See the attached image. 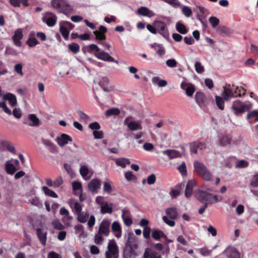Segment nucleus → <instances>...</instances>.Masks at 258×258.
Listing matches in <instances>:
<instances>
[{"mask_svg":"<svg viewBox=\"0 0 258 258\" xmlns=\"http://www.w3.org/2000/svg\"><path fill=\"white\" fill-rule=\"evenodd\" d=\"M228 86V87L224 88V91L221 94L225 101H228L231 98L236 97V95L234 94V92L233 91L234 89V85H233L231 88H229L230 87V85Z\"/></svg>","mask_w":258,"mask_h":258,"instance_id":"f8f14e48","label":"nucleus"},{"mask_svg":"<svg viewBox=\"0 0 258 258\" xmlns=\"http://www.w3.org/2000/svg\"><path fill=\"white\" fill-rule=\"evenodd\" d=\"M137 13L140 15L148 17L149 18H151L154 15V13L152 11L145 7H141L140 8L138 9Z\"/></svg>","mask_w":258,"mask_h":258,"instance_id":"4be33fe9","label":"nucleus"},{"mask_svg":"<svg viewBox=\"0 0 258 258\" xmlns=\"http://www.w3.org/2000/svg\"><path fill=\"white\" fill-rule=\"evenodd\" d=\"M31 122L29 124L31 126H38L40 125V120L35 114H30L28 117Z\"/></svg>","mask_w":258,"mask_h":258,"instance_id":"c756f323","label":"nucleus"},{"mask_svg":"<svg viewBox=\"0 0 258 258\" xmlns=\"http://www.w3.org/2000/svg\"><path fill=\"white\" fill-rule=\"evenodd\" d=\"M250 185L253 187L258 186V174H254L250 181Z\"/></svg>","mask_w":258,"mask_h":258,"instance_id":"052dcab7","label":"nucleus"},{"mask_svg":"<svg viewBox=\"0 0 258 258\" xmlns=\"http://www.w3.org/2000/svg\"><path fill=\"white\" fill-rule=\"evenodd\" d=\"M105 255L106 258H118V247L114 240L112 239L109 241L107 250L106 251Z\"/></svg>","mask_w":258,"mask_h":258,"instance_id":"423d86ee","label":"nucleus"},{"mask_svg":"<svg viewBox=\"0 0 258 258\" xmlns=\"http://www.w3.org/2000/svg\"><path fill=\"white\" fill-rule=\"evenodd\" d=\"M107 28L103 26H100L99 27L98 30H96L93 32V33L95 35L96 39L97 40H99V42L103 41L106 38L105 33L107 32Z\"/></svg>","mask_w":258,"mask_h":258,"instance_id":"ddd939ff","label":"nucleus"},{"mask_svg":"<svg viewBox=\"0 0 258 258\" xmlns=\"http://www.w3.org/2000/svg\"><path fill=\"white\" fill-rule=\"evenodd\" d=\"M144 258H162L161 254L155 251L147 249L144 254Z\"/></svg>","mask_w":258,"mask_h":258,"instance_id":"cd10ccee","label":"nucleus"},{"mask_svg":"<svg viewBox=\"0 0 258 258\" xmlns=\"http://www.w3.org/2000/svg\"><path fill=\"white\" fill-rule=\"evenodd\" d=\"M194 169L199 176L207 181H212L213 175L206 165L202 162L196 161L194 163Z\"/></svg>","mask_w":258,"mask_h":258,"instance_id":"f03ea898","label":"nucleus"},{"mask_svg":"<svg viewBox=\"0 0 258 258\" xmlns=\"http://www.w3.org/2000/svg\"><path fill=\"white\" fill-rule=\"evenodd\" d=\"M10 2L15 7H19L21 4L25 7L28 6V0H10Z\"/></svg>","mask_w":258,"mask_h":258,"instance_id":"c9c22d12","label":"nucleus"},{"mask_svg":"<svg viewBox=\"0 0 258 258\" xmlns=\"http://www.w3.org/2000/svg\"><path fill=\"white\" fill-rule=\"evenodd\" d=\"M88 52L89 53H91L93 51H95V53H98L100 52V48L96 44H90L87 46Z\"/></svg>","mask_w":258,"mask_h":258,"instance_id":"5fc2aeb1","label":"nucleus"},{"mask_svg":"<svg viewBox=\"0 0 258 258\" xmlns=\"http://www.w3.org/2000/svg\"><path fill=\"white\" fill-rule=\"evenodd\" d=\"M251 107L250 103L244 104L239 100H236L233 102L231 108L234 111V114L238 115L249 110Z\"/></svg>","mask_w":258,"mask_h":258,"instance_id":"39448f33","label":"nucleus"},{"mask_svg":"<svg viewBox=\"0 0 258 258\" xmlns=\"http://www.w3.org/2000/svg\"><path fill=\"white\" fill-rule=\"evenodd\" d=\"M23 37L22 31L21 29H18L15 31L12 39L16 46L18 47L21 46V40L23 38Z\"/></svg>","mask_w":258,"mask_h":258,"instance_id":"f3484780","label":"nucleus"},{"mask_svg":"<svg viewBox=\"0 0 258 258\" xmlns=\"http://www.w3.org/2000/svg\"><path fill=\"white\" fill-rule=\"evenodd\" d=\"M152 237L154 239L159 240L160 238L165 237V234L161 230L153 229L152 231Z\"/></svg>","mask_w":258,"mask_h":258,"instance_id":"7c9ffc66","label":"nucleus"},{"mask_svg":"<svg viewBox=\"0 0 258 258\" xmlns=\"http://www.w3.org/2000/svg\"><path fill=\"white\" fill-rule=\"evenodd\" d=\"M80 172L82 176L86 180L88 179L89 178H86L87 175L89 173V169L87 166H82L80 169Z\"/></svg>","mask_w":258,"mask_h":258,"instance_id":"3c124183","label":"nucleus"},{"mask_svg":"<svg viewBox=\"0 0 258 258\" xmlns=\"http://www.w3.org/2000/svg\"><path fill=\"white\" fill-rule=\"evenodd\" d=\"M46 17L43 18V21L49 27H52L56 24L57 17L55 15L51 13H46Z\"/></svg>","mask_w":258,"mask_h":258,"instance_id":"4468645a","label":"nucleus"},{"mask_svg":"<svg viewBox=\"0 0 258 258\" xmlns=\"http://www.w3.org/2000/svg\"><path fill=\"white\" fill-rule=\"evenodd\" d=\"M152 82L154 84H157L159 87H165L167 85V83L164 80H160L158 77H155L152 78Z\"/></svg>","mask_w":258,"mask_h":258,"instance_id":"c03bdc74","label":"nucleus"},{"mask_svg":"<svg viewBox=\"0 0 258 258\" xmlns=\"http://www.w3.org/2000/svg\"><path fill=\"white\" fill-rule=\"evenodd\" d=\"M120 114V110L117 108H111L106 110L105 114L106 116L118 115Z\"/></svg>","mask_w":258,"mask_h":258,"instance_id":"79ce46f5","label":"nucleus"},{"mask_svg":"<svg viewBox=\"0 0 258 258\" xmlns=\"http://www.w3.org/2000/svg\"><path fill=\"white\" fill-rule=\"evenodd\" d=\"M54 228L57 230H62L64 228V226L59 220H55L52 222Z\"/></svg>","mask_w":258,"mask_h":258,"instance_id":"774afa93","label":"nucleus"},{"mask_svg":"<svg viewBox=\"0 0 258 258\" xmlns=\"http://www.w3.org/2000/svg\"><path fill=\"white\" fill-rule=\"evenodd\" d=\"M166 65L170 68H174L176 67L177 62L175 59H169L166 61Z\"/></svg>","mask_w":258,"mask_h":258,"instance_id":"0e129e2a","label":"nucleus"},{"mask_svg":"<svg viewBox=\"0 0 258 258\" xmlns=\"http://www.w3.org/2000/svg\"><path fill=\"white\" fill-rule=\"evenodd\" d=\"M74 209L77 215L80 214L82 212V207L81 204L76 202L74 205Z\"/></svg>","mask_w":258,"mask_h":258,"instance_id":"680f3d73","label":"nucleus"},{"mask_svg":"<svg viewBox=\"0 0 258 258\" xmlns=\"http://www.w3.org/2000/svg\"><path fill=\"white\" fill-rule=\"evenodd\" d=\"M3 99L8 100L12 106H15L17 104V99L16 96L11 93H7L3 96Z\"/></svg>","mask_w":258,"mask_h":258,"instance_id":"393cba45","label":"nucleus"},{"mask_svg":"<svg viewBox=\"0 0 258 258\" xmlns=\"http://www.w3.org/2000/svg\"><path fill=\"white\" fill-rule=\"evenodd\" d=\"M59 213L61 215H64L67 217V218L69 220H71L72 219V217L69 215V211L64 207H62L60 208Z\"/></svg>","mask_w":258,"mask_h":258,"instance_id":"e2e57ef3","label":"nucleus"},{"mask_svg":"<svg viewBox=\"0 0 258 258\" xmlns=\"http://www.w3.org/2000/svg\"><path fill=\"white\" fill-rule=\"evenodd\" d=\"M101 185V181L97 178L92 179L88 184V189L92 193H97Z\"/></svg>","mask_w":258,"mask_h":258,"instance_id":"1a4fd4ad","label":"nucleus"},{"mask_svg":"<svg viewBox=\"0 0 258 258\" xmlns=\"http://www.w3.org/2000/svg\"><path fill=\"white\" fill-rule=\"evenodd\" d=\"M34 34H31L30 37L28 38L27 41H26V44L30 47H34L36 45L38 44L39 42L37 40V39L34 37Z\"/></svg>","mask_w":258,"mask_h":258,"instance_id":"a19ab883","label":"nucleus"},{"mask_svg":"<svg viewBox=\"0 0 258 258\" xmlns=\"http://www.w3.org/2000/svg\"><path fill=\"white\" fill-rule=\"evenodd\" d=\"M155 26L156 27L157 33H159L166 39L169 38L168 30L165 22L161 21H157L155 22Z\"/></svg>","mask_w":258,"mask_h":258,"instance_id":"0eeeda50","label":"nucleus"},{"mask_svg":"<svg viewBox=\"0 0 258 258\" xmlns=\"http://www.w3.org/2000/svg\"><path fill=\"white\" fill-rule=\"evenodd\" d=\"M195 99L197 103L201 108L206 106L208 104L206 95L203 92H197L195 96Z\"/></svg>","mask_w":258,"mask_h":258,"instance_id":"9d476101","label":"nucleus"},{"mask_svg":"<svg viewBox=\"0 0 258 258\" xmlns=\"http://www.w3.org/2000/svg\"><path fill=\"white\" fill-rule=\"evenodd\" d=\"M95 56L99 59L108 62H114L118 63L117 61H115L114 59L110 56L108 53L103 51H100L98 53H95Z\"/></svg>","mask_w":258,"mask_h":258,"instance_id":"dca6fc26","label":"nucleus"},{"mask_svg":"<svg viewBox=\"0 0 258 258\" xmlns=\"http://www.w3.org/2000/svg\"><path fill=\"white\" fill-rule=\"evenodd\" d=\"M195 70L198 73L202 74L205 71L204 67L200 62H196L195 64Z\"/></svg>","mask_w":258,"mask_h":258,"instance_id":"bf43d9fd","label":"nucleus"},{"mask_svg":"<svg viewBox=\"0 0 258 258\" xmlns=\"http://www.w3.org/2000/svg\"><path fill=\"white\" fill-rule=\"evenodd\" d=\"M69 50L74 54H76L80 51V46L76 43H72L68 45Z\"/></svg>","mask_w":258,"mask_h":258,"instance_id":"a18cd8bd","label":"nucleus"},{"mask_svg":"<svg viewBox=\"0 0 258 258\" xmlns=\"http://www.w3.org/2000/svg\"><path fill=\"white\" fill-rule=\"evenodd\" d=\"M182 12L183 14L187 17H190L192 14L191 10L187 6H184L182 8Z\"/></svg>","mask_w":258,"mask_h":258,"instance_id":"338daca9","label":"nucleus"},{"mask_svg":"<svg viewBox=\"0 0 258 258\" xmlns=\"http://www.w3.org/2000/svg\"><path fill=\"white\" fill-rule=\"evenodd\" d=\"M100 212L102 214H104L106 213L111 214L112 213V204L109 205L107 202L101 206Z\"/></svg>","mask_w":258,"mask_h":258,"instance_id":"473e14b6","label":"nucleus"},{"mask_svg":"<svg viewBox=\"0 0 258 258\" xmlns=\"http://www.w3.org/2000/svg\"><path fill=\"white\" fill-rule=\"evenodd\" d=\"M195 197L200 202L207 205H212L222 200L221 197L219 199L218 196L213 195L210 192L201 189H199L196 191Z\"/></svg>","mask_w":258,"mask_h":258,"instance_id":"f257e3e1","label":"nucleus"},{"mask_svg":"<svg viewBox=\"0 0 258 258\" xmlns=\"http://www.w3.org/2000/svg\"><path fill=\"white\" fill-rule=\"evenodd\" d=\"M110 221L107 219H104L99 225L98 232L105 237L110 234Z\"/></svg>","mask_w":258,"mask_h":258,"instance_id":"6e6552de","label":"nucleus"},{"mask_svg":"<svg viewBox=\"0 0 258 258\" xmlns=\"http://www.w3.org/2000/svg\"><path fill=\"white\" fill-rule=\"evenodd\" d=\"M42 189L43 191L44 192V194L46 196H48L49 197H52V198H56L58 197L57 195L54 191L49 189L47 186H43Z\"/></svg>","mask_w":258,"mask_h":258,"instance_id":"37998d69","label":"nucleus"},{"mask_svg":"<svg viewBox=\"0 0 258 258\" xmlns=\"http://www.w3.org/2000/svg\"><path fill=\"white\" fill-rule=\"evenodd\" d=\"M232 141L231 137L225 135L221 137L219 140V144L221 146H225L229 145Z\"/></svg>","mask_w":258,"mask_h":258,"instance_id":"e433bc0d","label":"nucleus"},{"mask_svg":"<svg viewBox=\"0 0 258 258\" xmlns=\"http://www.w3.org/2000/svg\"><path fill=\"white\" fill-rule=\"evenodd\" d=\"M209 21L213 28H215L217 26L220 22L219 20L217 17L213 16L210 17L209 19Z\"/></svg>","mask_w":258,"mask_h":258,"instance_id":"4d7b16f0","label":"nucleus"},{"mask_svg":"<svg viewBox=\"0 0 258 258\" xmlns=\"http://www.w3.org/2000/svg\"><path fill=\"white\" fill-rule=\"evenodd\" d=\"M151 228L150 227H145L143 229V234L145 239H148L150 237Z\"/></svg>","mask_w":258,"mask_h":258,"instance_id":"69168bd1","label":"nucleus"},{"mask_svg":"<svg viewBox=\"0 0 258 258\" xmlns=\"http://www.w3.org/2000/svg\"><path fill=\"white\" fill-rule=\"evenodd\" d=\"M103 191L107 194H110L111 191H114L113 188L110 183L108 181H105L103 183Z\"/></svg>","mask_w":258,"mask_h":258,"instance_id":"603ef678","label":"nucleus"},{"mask_svg":"<svg viewBox=\"0 0 258 258\" xmlns=\"http://www.w3.org/2000/svg\"><path fill=\"white\" fill-rule=\"evenodd\" d=\"M180 87L185 90L186 94L188 96H192L195 91V86L192 84L188 85L186 83L182 82Z\"/></svg>","mask_w":258,"mask_h":258,"instance_id":"6ab92c4d","label":"nucleus"},{"mask_svg":"<svg viewBox=\"0 0 258 258\" xmlns=\"http://www.w3.org/2000/svg\"><path fill=\"white\" fill-rule=\"evenodd\" d=\"M41 141L50 152H54L56 151V146L50 140L42 138Z\"/></svg>","mask_w":258,"mask_h":258,"instance_id":"72a5a7b5","label":"nucleus"},{"mask_svg":"<svg viewBox=\"0 0 258 258\" xmlns=\"http://www.w3.org/2000/svg\"><path fill=\"white\" fill-rule=\"evenodd\" d=\"M162 153L165 155H167L170 160L180 157V152L175 150H166L163 151Z\"/></svg>","mask_w":258,"mask_h":258,"instance_id":"412c9836","label":"nucleus"},{"mask_svg":"<svg viewBox=\"0 0 258 258\" xmlns=\"http://www.w3.org/2000/svg\"><path fill=\"white\" fill-rule=\"evenodd\" d=\"M37 235L43 246L46 245V232H44L41 228H38L36 229Z\"/></svg>","mask_w":258,"mask_h":258,"instance_id":"5701e85b","label":"nucleus"},{"mask_svg":"<svg viewBox=\"0 0 258 258\" xmlns=\"http://www.w3.org/2000/svg\"><path fill=\"white\" fill-rule=\"evenodd\" d=\"M99 85L105 92H109L114 90V87L109 85V80L107 77H102Z\"/></svg>","mask_w":258,"mask_h":258,"instance_id":"9b49d317","label":"nucleus"},{"mask_svg":"<svg viewBox=\"0 0 258 258\" xmlns=\"http://www.w3.org/2000/svg\"><path fill=\"white\" fill-rule=\"evenodd\" d=\"M224 253L226 254L229 258H241L239 252L233 246H229L224 251Z\"/></svg>","mask_w":258,"mask_h":258,"instance_id":"2eb2a0df","label":"nucleus"},{"mask_svg":"<svg viewBox=\"0 0 258 258\" xmlns=\"http://www.w3.org/2000/svg\"><path fill=\"white\" fill-rule=\"evenodd\" d=\"M114 160L117 166H121L122 168L125 167L126 165L130 164V160L125 158H117Z\"/></svg>","mask_w":258,"mask_h":258,"instance_id":"f704fd0d","label":"nucleus"},{"mask_svg":"<svg viewBox=\"0 0 258 258\" xmlns=\"http://www.w3.org/2000/svg\"><path fill=\"white\" fill-rule=\"evenodd\" d=\"M136 249L129 246H125L123 250V258H131L133 255H136L137 254Z\"/></svg>","mask_w":258,"mask_h":258,"instance_id":"a878e982","label":"nucleus"},{"mask_svg":"<svg viewBox=\"0 0 258 258\" xmlns=\"http://www.w3.org/2000/svg\"><path fill=\"white\" fill-rule=\"evenodd\" d=\"M248 165V162L244 160H240L237 161L236 164V168H242L247 167Z\"/></svg>","mask_w":258,"mask_h":258,"instance_id":"13d9d810","label":"nucleus"},{"mask_svg":"<svg viewBox=\"0 0 258 258\" xmlns=\"http://www.w3.org/2000/svg\"><path fill=\"white\" fill-rule=\"evenodd\" d=\"M72 139L68 135L62 134L60 137L57 138V142L58 145L60 147H63L67 144L69 141H72Z\"/></svg>","mask_w":258,"mask_h":258,"instance_id":"aec40b11","label":"nucleus"},{"mask_svg":"<svg viewBox=\"0 0 258 258\" xmlns=\"http://www.w3.org/2000/svg\"><path fill=\"white\" fill-rule=\"evenodd\" d=\"M51 4L53 8L66 15L72 12V8L64 0H52Z\"/></svg>","mask_w":258,"mask_h":258,"instance_id":"20e7f679","label":"nucleus"},{"mask_svg":"<svg viewBox=\"0 0 258 258\" xmlns=\"http://www.w3.org/2000/svg\"><path fill=\"white\" fill-rule=\"evenodd\" d=\"M198 142H194L189 144L190 151L191 153L197 154L198 149Z\"/></svg>","mask_w":258,"mask_h":258,"instance_id":"6e6d98bb","label":"nucleus"},{"mask_svg":"<svg viewBox=\"0 0 258 258\" xmlns=\"http://www.w3.org/2000/svg\"><path fill=\"white\" fill-rule=\"evenodd\" d=\"M127 127L132 131L142 129V126L141 124L135 121H132L128 123Z\"/></svg>","mask_w":258,"mask_h":258,"instance_id":"58836bf2","label":"nucleus"},{"mask_svg":"<svg viewBox=\"0 0 258 258\" xmlns=\"http://www.w3.org/2000/svg\"><path fill=\"white\" fill-rule=\"evenodd\" d=\"M89 216L88 212H82L81 213L77 215V220L81 223H85Z\"/></svg>","mask_w":258,"mask_h":258,"instance_id":"ea45409f","label":"nucleus"},{"mask_svg":"<svg viewBox=\"0 0 258 258\" xmlns=\"http://www.w3.org/2000/svg\"><path fill=\"white\" fill-rule=\"evenodd\" d=\"M234 94L236 95V97H241L242 96L244 95L246 92V90L244 89L243 87H239L238 86L235 87L234 86Z\"/></svg>","mask_w":258,"mask_h":258,"instance_id":"49530a36","label":"nucleus"},{"mask_svg":"<svg viewBox=\"0 0 258 258\" xmlns=\"http://www.w3.org/2000/svg\"><path fill=\"white\" fill-rule=\"evenodd\" d=\"M138 245V241L135 237L130 236L128 237L127 241L125 244L126 246H129L137 249Z\"/></svg>","mask_w":258,"mask_h":258,"instance_id":"2f4dec72","label":"nucleus"},{"mask_svg":"<svg viewBox=\"0 0 258 258\" xmlns=\"http://www.w3.org/2000/svg\"><path fill=\"white\" fill-rule=\"evenodd\" d=\"M5 170L6 172L10 175H13L17 170L14 165L8 161L5 163Z\"/></svg>","mask_w":258,"mask_h":258,"instance_id":"c85d7f7f","label":"nucleus"},{"mask_svg":"<svg viewBox=\"0 0 258 258\" xmlns=\"http://www.w3.org/2000/svg\"><path fill=\"white\" fill-rule=\"evenodd\" d=\"M59 31L64 39L68 40L69 35V31L68 30L67 28L61 25L60 26Z\"/></svg>","mask_w":258,"mask_h":258,"instance_id":"09e8293b","label":"nucleus"},{"mask_svg":"<svg viewBox=\"0 0 258 258\" xmlns=\"http://www.w3.org/2000/svg\"><path fill=\"white\" fill-rule=\"evenodd\" d=\"M2 145L7 148V150L10 152L15 154L16 150L15 148L14 145H13L11 143L8 141H5L2 143Z\"/></svg>","mask_w":258,"mask_h":258,"instance_id":"8fccbe9b","label":"nucleus"},{"mask_svg":"<svg viewBox=\"0 0 258 258\" xmlns=\"http://www.w3.org/2000/svg\"><path fill=\"white\" fill-rule=\"evenodd\" d=\"M165 213L166 216H163V221L168 226L174 227L175 225V222L173 220L177 219L178 217V212L176 208L175 207L168 208L165 210Z\"/></svg>","mask_w":258,"mask_h":258,"instance_id":"7ed1b4c3","label":"nucleus"},{"mask_svg":"<svg viewBox=\"0 0 258 258\" xmlns=\"http://www.w3.org/2000/svg\"><path fill=\"white\" fill-rule=\"evenodd\" d=\"M103 234H99L98 232L94 236V242L98 245H101L102 244L104 241V238L102 236Z\"/></svg>","mask_w":258,"mask_h":258,"instance_id":"864d4df0","label":"nucleus"},{"mask_svg":"<svg viewBox=\"0 0 258 258\" xmlns=\"http://www.w3.org/2000/svg\"><path fill=\"white\" fill-rule=\"evenodd\" d=\"M111 230L114 233V235L117 238H120L122 234V230L119 223L117 221H114L111 225Z\"/></svg>","mask_w":258,"mask_h":258,"instance_id":"a211bd4d","label":"nucleus"},{"mask_svg":"<svg viewBox=\"0 0 258 258\" xmlns=\"http://www.w3.org/2000/svg\"><path fill=\"white\" fill-rule=\"evenodd\" d=\"M177 31L182 34H185L187 33L188 30L186 28L184 25L180 23H177L176 25Z\"/></svg>","mask_w":258,"mask_h":258,"instance_id":"de8ad7c7","label":"nucleus"},{"mask_svg":"<svg viewBox=\"0 0 258 258\" xmlns=\"http://www.w3.org/2000/svg\"><path fill=\"white\" fill-rule=\"evenodd\" d=\"M247 119L249 120L250 123H254L258 121V111L252 110L249 111L246 115Z\"/></svg>","mask_w":258,"mask_h":258,"instance_id":"bb28decb","label":"nucleus"},{"mask_svg":"<svg viewBox=\"0 0 258 258\" xmlns=\"http://www.w3.org/2000/svg\"><path fill=\"white\" fill-rule=\"evenodd\" d=\"M215 101L218 108L221 110H224L225 108L224 101H225L224 99V98L223 97H222L219 96H216Z\"/></svg>","mask_w":258,"mask_h":258,"instance_id":"4c0bfd02","label":"nucleus"},{"mask_svg":"<svg viewBox=\"0 0 258 258\" xmlns=\"http://www.w3.org/2000/svg\"><path fill=\"white\" fill-rule=\"evenodd\" d=\"M196 181L195 180H189L187 182L185 190V196L186 198H189L191 196Z\"/></svg>","mask_w":258,"mask_h":258,"instance_id":"b1692460","label":"nucleus"}]
</instances>
